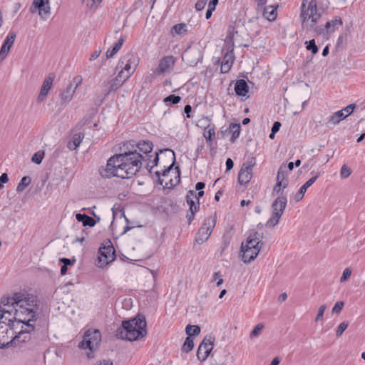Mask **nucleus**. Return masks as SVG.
Listing matches in <instances>:
<instances>
[{"mask_svg":"<svg viewBox=\"0 0 365 365\" xmlns=\"http://www.w3.org/2000/svg\"><path fill=\"white\" fill-rule=\"evenodd\" d=\"M123 146L127 150L108 160L106 168L100 171L102 177L130 178L140 170L144 157L134 148V144L127 143Z\"/></svg>","mask_w":365,"mask_h":365,"instance_id":"f257e3e1","label":"nucleus"},{"mask_svg":"<svg viewBox=\"0 0 365 365\" xmlns=\"http://www.w3.org/2000/svg\"><path fill=\"white\" fill-rule=\"evenodd\" d=\"M1 306L7 307L3 312L11 316L14 314V321L17 326L21 322H34L36 319L37 297L26 292H16L12 297H3Z\"/></svg>","mask_w":365,"mask_h":365,"instance_id":"f03ea898","label":"nucleus"},{"mask_svg":"<svg viewBox=\"0 0 365 365\" xmlns=\"http://www.w3.org/2000/svg\"><path fill=\"white\" fill-rule=\"evenodd\" d=\"M146 325L145 318L138 315L133 319L123 321L122 327L116 330L115 336L128 341L138 340L147 334Z\"/></svg>","mask_w":365,"mask_h":365,"instance_id":"7ed1b4c3","label":"nucleus"},{"mask_svg":"<svg viewBox=\"0 0 365 365\" xmlns=\"http://www.w3.org/2000/svg\"><path fill=\"white\" fill-rule=\"evenodd\" d=\"M300 19L304 27L307 30L314 31L316 24L322 17L321 13L318 11L317 2L316 0H303L301 6Z\"/></svg>","mask_w":365,"mask_h":365,"instance_id":"20e7f679","label":"nucleus"},{"mask_svg":"<svg viewBox=\"0 0 365 365\" xmlns=\"http://www.w3.org/2000/svg\"><path fill=\"white\" fill-rule=\"evenodd\" d=\"M287 202V197L284 195L279 196L275 199L272 205V215L266 223L267 227H273L279 223V220L286 208Z\"/></svg>","mask_w":365,"mask_h":365,"instance_id":"39448f33","label":"nucleus"},{"mask_svg":"<svg viewBox=\"0 0 365 365\" xmlns=\"http://www.w3.org/2000/svg\"><path fill=\"white\" fill-rule=\"evenodd\" d=\"M16 322L13 319H9V322L0 321V349L7 346L11 342L9 339H12L15 329H17Z\"/></svg>","mask_w":365,"mask_h":365,"instance_id":"423d86ee","label":"nucleus"},{"mask_svg":"<svg viewBox=\"0 0 365 365\" xmlns=\"http://www.w3.org/2000/svg\"><path fill=\"white\" fill-rule=\"evenodd\" d=\"M101 341V334L98 329H88L85 332L83 341L79 344L81 349H96Z\"/></svg>","mask_w":365,"mask_h":365,"instance_id":"0eeeda50","label":"nucleus"},{"mask_svg":"<svg viewBox=\"0 0 365 365\" xmlns=\"http://www.w3.org/2000/svg\"><path fill=\"white\" fill-rule=\"evenodd\" d=\"M139 63V58L133 53H127L119 60L116 69H124L126 71L134 73Z\"/></svg>","mask_w":365,"mask_h":365,"instance_id":"6e6552de","label":"nucleus"},{"mask_svg":"<svg viewBox=\"0 0 365 365\" xmlns=\"http://www.w3.org/2000/svg\"><path fill=\"white\" fill-rule=\"evenodd\" d=\"M82 81L81 76H76L73 78L66 88L60 93V98L62 103L68 104L71 101L76 89L81 85Z\"/></svg>","mask_w":365,"mask_h":365,"instance_id":"1a4fd4ad","label":"nucleus"},{"mask_svg":"<svg viewBox=\"0 0 365 365\" xmlns=\"http://www.w3.org/2000/svg\"><path fill=\"white\" fill-rule=\"evenodd\" d=\"M31 322H21V330L16 331L14 336H13L12 339L10 342L16 344V341L26 342L30 340L31 333L34 330V325L31 323Z\"/></svg>","mask_w":365,"mask_h":365,"instance_id":"9d476101","label":"nucleus"},{"mask_svg":"<svg viewBox=\"0 0 365 365\" xmlns=\"http://www.w3.org/2000/svg\"><path fill=\"white\" fill-rule=\"evenodd\" d=\"M256 164L255 158H251L244 163L238 174V182L241 185L248 184L252 178V168Z\"/></svg>","mask_w":365,"mask_h":365,"instance_id":"9b49d317","label":"nucleus"},{"mask_svg":"<svg viewBox=\"0 0 365 365\" xmlns=\"http://www.w3.org/2000/svg\"><path fill=\"white\" fill-rule=\"evenodd\" d=\"M215 218H208L205 220L204 225L199 229L195 237V241L197 244H202L208 240L212 233V228L215 225Z\"/></svg>","mask_w":365,"mask_h":365,"instance_id":"f8f14e48","label":"nucleus"},{"mask_svg":"<svg viewBox=\"0 0 365 365\" xmlns=\"http://www.w3.org/2000/svg\"><path fill=\"white\" fill-rule=\"evenodd\" d=\"M98 262L97 266L103 267L115 259V249L113 245L101 247L98 251Z\"/></svg>","mask_w":365,"mask_h":365,"instance_id":"ddd939ff","label":"nucleus"},{"mask_svg":"<svg viewBox=\"0 0 365 365\" xmlns=\"http://www.w3.org/2000/svg\"><path fill=\"white\" fill-rule=\"evenodd\" d=\"M342 25V20L339 16L334 17L330 21H327L325 25L314 27V33L319 36H327L333 33L339 26Z\"/></svg>","mask_w":365,"mask_h":365,"instance_id":"4468645a","label":"nucleus"},{"mask_svg":"<svg viewBox=\"0 0 365 365\" xmlns=\"http://www.w3.org/2000/svg\"><path fill=\"white\" fill-rule=\"evenodd\" d=\"M186 201L189 205V211L187 213V218L188 222L190 223L195 217V212L200 207L199 199H197L196 192L194 190H189L187 192Z\"/></svg>","mask_w":365,"mask_h":365,"instance_id":"2eb2a0df","label":"nucleus"},{"mask_svg":"<svg viewBox=\"0 0 365 365\" xmlns=\"http://www.w3.org/2000/svg\"><path fill=\"white\" fill-rule=\"evenodd\" d=\"M36 10L41 19H46L51 14V7L49 0H34L30 11L34 13Z\"/></svg>","mask_w":365,"mask_h":365,"instance_id":"dca6fc26","label":"nucleus"},{"mask_svg":"<svg viewBox=\"0 0 365 365\" xmlns=\"http://www.w3.org/2000/svg\"><path fill=\"white\" fill-rule=\"evenodd\" d=\"M215 338L212 336L205 337L200 344L197 356L200 361H205L214 347Z\"/></svg>","mask_w":365,"mask_h":365,"instance_id":"f3484780","label":"nucleus"},{"mask_svg":"<svg viewBox=\"0 0 365 365\" xmlns=\"http://www.w3.org/2000/svg\"><path fill=\"white\" fill-rule=\"evenodd\" d=\"M175 58L173 56H167L160 59L158 68L155 71L156 75L164 74L170 71L175 65Z\"/></svg>","mask_w":365,"mask_h":365,"instance_id":"a211bd4d","label":"nucleus"},{"mask_svg":"<svg viewBox=\"0 0 365 365\" xmlns=\"http://www.w3.org/2000/svg\"><path fill=\"white\" fill-rule=\"evenodd\" d=\"M16 34L14 31H9L0 50V62L3 61L7 56L11 46H13Z\"/></svg>","mask_w":365,"mask_h":365,"instance_id":"6ab92c4d","label":"nucleus"},{"mask_svg":"<svg viewBox=\"0 0 365 365\" xmlns=\"http://www.w3.org/2000/svg\"><path fill=\"white\" fill-rule=\"evenodd\" d=\"M54 78L55 76L53 73H51L44 79L38 96V101L39 102H42L46 98L49 91L52 88Z\"/></svg>","mask_w":365,"mask_h":365,"instance_id":"aec40b11","label":"nucleus"},{"mask_svg":"<svg viewBox=\"0 0 365 365\" xmlns=\"http://www.w3.org/2000/svg\"><path fill=\"white\" fill-rule=\"evenodd\" d=\"M261 239L262 236L257 232H254L249 235L245 242H242L241 246L253 250L254 248H259L260 250L262 245Z\"/></svg>","mask_w":365,"mask_h":365,"instance_id":"412c9836","label":"nucleus"},{"mask_svg":"<svg viewBox=\"0 0 365 365\" xmlns=\"http://www.w3.org/2000/svg\"><path fill=\"white\" fill-rule=\"evenodd\" d=\"M241 252L242 253L241 255L242 260L245 263H250L257 257L259 252V248H254L253 250L241 246Z\"/></svg>","mask_w":365,"mask_h":365,"instance_id":"4be33fe9","label":"nucleus"},{"mask_svg":"<svg viewBox=\"0 0 365 365\" xmlns=\"http://www.w3.org/2000/svg\"><path fill=\"white\" fill-rule=\"evenodd\" d=\"M235 60L233 50L228 51L223 56V60L221 64V72L227 73L230 70Z\"/></svg>","mask_w":365,"mask_h":365,"instance_id":"5701e85b","label":"nucleus"},{"mask_svg":"<svg viewBox=\"0 0 365 365\" xmlns=\"http://www.w3.org/2000/svg\"><path fill=\"white\" fill-rule=\"evenodd\" d=\"M319 176V173H317L314 176L309 179L300 188L299 192L295 195L294 200L296 202H299L304 197V195L307 191V190L312 185L314 182L317 180L318 177Z\"/></svg>","mask_w":365,"mask_h":365,"instance_id":"b1692460","label":"nucleus"},{"mask_svg":"<svg viewBox=\"0 0 365 365\" xmlns=\"http://www.w3.org/2000/svg\"><path fill=\"white\" fill-rule=\"evenodd\" d=\"M235 91L239 96H245L249 91V86L243 79L237 80L235 86Z\"/></svg>","mask_w":365,"mask_h":365,"instance_id":"393cba45","label":"nucleus"},{"mask_svg":"<svg viewBox=\"0 0 365 365\" xmlns=\"http://www.w3.org/2000/svg\"><path fill=\"white\" fill-rule=\"evenodd\" d=\"M262 12L263 16L269 21H274L276 19L277 13V7L274 6H267L262 7L259 9Z\"/></svg>","mask_w":365,"mask_h":365,"instance_id":"a878e982","label":"nucleus"},{"mask_svg":"<svg viewBox=\"0 0 365 365\" xmlns=\"http://www.w3.org/2000/svg\"><path fill=\"white\" fill-rule=\"evenodd\" d=\"M123 82L117 76H115L114 78L107 83L106 86H108V88L106 92V96L109 95L111 92L117 91L123 86Z\"/></svg>","mask_w":365,"mask_h":365,"instance_id":"bb28decb","label":"nucleus"},{"mask_svg":"<svg viewBox=\"0 0 365 365\" xmlns=\"http://www.w3.org/2000/svg\"><path fill=\"white\" fill-rule=\"evenodd\" d=\"M83 138L84 135L81 133L74 134L72 140L68 143V148L70 150H75L81 145Z\"/></svg>","mask_w":365,"mask_h":365,"instance_id":"cd10ccee","label":"nucleus"},{"mask_svg":"<svg viewBox=\"0 0 365 365\" xmlns=\"http://www.w3.org/2000/svg\"><path fill=\"white\" fill-rule=\"evenodd\" d=\"M153 143L148 140L145 141L142 140L140 141L138 144L135 145H134V148L135 149V147L139 150L140 152L147 155L150 153L153 150Z\"/></svg>","mask_w":365,"mask_h":365,"instance_id":"c85d7f7f","label":"nucleus"},{"mask_svg":"<svg viewBox=\"0 0 365 365\" xmlns=\"http://www.w3.org/2000/svg\"><path fill=\"white\" fill-rule=\"evenodd\" d=\"M76 218L78 222H81L84 227H93L96 225L95 220L85 214L78 213L76 215Z\"/></svg>","mask_w":365,"mask_h":365,"instance_id":"c756f323","label":"nucleus"},{"mask_svg":"<svg viewBox=\"0 0 365 365\" xmlns=\"http://www.w3.org/2000/svg\"><path fill=\"white\" fill-rule=\"evenodd\" d=\"M347 117V115H345L344 113V110H339L334 113L329 118L328 123L335 125L338 124L340 121L345 119Z\"/></svg>","mask_w":365,"mask_h":365,"instance_id":"7c9ffc66","label":"nucleus"},{"mask_svg":"<svg viewBox=\"0 0 365 365\" xmlns=\"http://www.w3.org/2000/svg\"><path fill=\"white\" fill-rule=\"evenodd\" d=\"M125 41V38L121 37L112 48H110L106 52L107 58H112L122 47Z\"/></svg>","mask_w":365,"mask_h":365,"instance_id":"2f4dec72","label":"nucleus"},{"mask_svg":"<svg viewBox=\"0 0 365 365\" xmlns=\"http://www.w3.org/2000/svg\"><path fill=\"white\" fill-rule=\"evenodd\" d=\"M215 135V128L212 125L207 129H203V136L205 138L207 143H212Z\"/></svg>","mask_w":365,"mask_h":365,"instance_id":"473e14b6","label":"nucleus"},{"mask_svg":"<svg viewBox=\"0 0 365 365\" xmlns=\"http://www.w3.org/2000/svg\"><path fill=\"white\" fill-rule=\"evenodd\" d=\"M212 119L207 116H203L200 119H199L197 122V126L202 129H207V128L212 125L211 124Z\"/></svg>","mask_w":365,"mask_h":365,"instance_id":"72a5a7b5","label":"nucleus"},{"mask_svg":"<svg viewBox=\"0 0 365 365\" xmlns=\"http://www.w3.org/2000/svg\"><path fill=\"white\" fill-rule=\"evenodd\" d=\"M237 31L235 29V26L232 24L229 26L228 34L226 38V41L228 43L234 46L233 39L235 34H237Z\"/></svg>","mask_w":365,"mask_h":365,"instance_id":"f704fd0d","label":"nucleus"},{"mask_svg":"<svg viewBox=\"0 0 365 365\" xmlns=\"http://www.w3.org/2000/svg\"><path fill=\"white\" fill-rule=\"evenodd\" d=\"M31 179L29 176H24L21 178L16 187L17 192H22L31 183Z\"/></svg>","mask_w":365,"mask_h":365,"instance_id":"c9c22d12","label":"nucleus"},{"mask_svg":"<svg viewBox=\"0 0 365 365\" xmlns=\"http://www.w3.org/2000/svg\"><path fill=\"white\" fill-rule=\"evenodd\" d=\"M186 334L188 336H195L200 334V328L197 325H187L185 329Z\"/></svg>","mask_w":365,"mask_h":365,"instance_id":"e433bc0d","label":"nucleus"},{"mask_svg":"<svg viewBox=\"0 0 365 365\" xmlns=\"http://www.w3.org/2000/svg\"><path fill=\"white\" fill-rule=\"evenodd\" d=\"M193 346H194V343H193L192 339L190 336H187L185 339V341L182 346V351L187 353L192 349Z\"/></svg>","mask_w":365,"mask_h":365,"instance_id":"4c0bfd02","label":"nucleus"},{"mask_svg":"<svg viewBox=\"0 0 365 365\" xmlns=\"http://www.w3.org/2000/svg\"><path fill=\"white\" fill-rule=\"evenodd\" d=\"M132 74L133 73L126 71L124 69H120V71L116 76L120 78L124 83L131 76Z\"/></svg>","mask_w":365,"mask_h":365,"instance_id":"58836bf2","label":"nucleus"},{"mask_svg":"<svg viewBox=\"0 0 365 365\" xmlns=\"http://www.w3.org/2000/svg\"><path fill=\"white\" fill-rule=\"evenodd\" d=\"M44 156V151L43 150H39L34 153L31 158L32 162L40 164L42 162V160Z\"/></svg>","mask_w":365,"mask_h":365,"instance_id":"ea45409f","label":"nucleus"},{"mask_svg":"<svg viewBox=\"0 0 365 365\" xmlns=\"http://www.w3.org/2000/svg\"><path fill=\"white\" fill-rule=\"evenodd\" d=\"M285 170H286V166L284 165H282L279 167V170L277 172V180L283 181V180H288L286 178Z\"/></svg>","mask_w":365,"mask_h":365,"instance_id":"a19ab883","label":"nucleus"},{"mask_svg":"<svg viewBox=\"0 0 365 365\" xmlns=\"http://www.w3.org/2000/svg\"><path fill=\"white\" fill-rule=\"evenodd\" d=\"M181 100V98L178 96L170 95L164 99V102L168 105L169 103L173 104L178 103Z\"/></svg>","mask_w":365,"mask_h":365,"instance_id":"79ce46f5","label":"nucleus"},{"mask_svg":"<svg viewBox=\"0 0 365 365\" xmlns=\"http://www.w3.org/2000/svg\"><path fill=\"white\" fill-rule=\"evenodd\" d=\"M263 328L264 325L262 324H258L256 325L253 330L250 332V337L251 339L257 337L260 334Z\"/></svg>","mask_w":365,"mask_h":365,"instance_id":"37998d69","label":"nucleus"},{"mask_svg":"<svg viewBox=\"0 0 365 365\" xmlns=\"http://www.w3.org/2000/svg\"><path fill=\"white\" fill-rule=\"evenodd\" d=\"M349 323L347 322H341L337 327V329L336 331V336L337 337H339L342 335L343 332L346 330V329L348 327Z\"/></svg>","mask_w":365,"mask_h":365,"instance_id":"c03bdc74","label":"nucleus"},{"mask_svg":"<svg viewBox=\"0 0 365 365\" xmlns=\"http://www.w3.org/2000/svg\"><path fill=\"white\" fill-rule=\"evenodd\" d=\"M307 49L312 51L313 54H316L318 52V47L315 43L314 39L310 40L309 42H306Z\"/></svg>","mask_w":365,"mask_h":365,"instance_id":"a18cd8bd","label":"nucleus"},{"mask_svg":"<svg viewBox=\"0 0 365 365\" xmlns=\"http://www.w3.org/2000/svg\"><path fill=\"white\" fill-rule=\"evenodd\" d=\"M173 31L177 34H181L186 31V25L185 24H178L173 27Z\"/></svg>","mask_w":365,"mask_h":365,"instance_id":"49530a36","label":"nucleus"},{"mask_svg":"<svg viewBox=\"0 0 365 365\" xmlns=\"http://www.w3.org/2000/svg\"><path fill=\"white\" fill-rule=\"evenodd\" d=\"M4 308H8L7 307L1 306V303L0 302V321H5L6 322H9V319H14V318H9L6 316V314H9L6 312H3L4 310Z\"/></svg>","mask_w":365,"mask_h":365,"instance_id":"de8ad7c7","label":"nucleus"},{"mask_svg":"<svg viewBox=\"0 0 365 365\" xmlns=\"http://www.w3.org/2000/svg\"><path fill=\"white\" fill-rule=\"evenodd\" d=\"M351 274V269L349 267L346 268L342 273V276L340 278L341 283L347 281Z\"/></svg>","mask_w":365,"mask_h":365,"instance_id":"09e8293b","label":"nucleus"},{"mask_svg":"<svg viewBox=\"0 0 365 365\" xmlns=\"http://www.w3.org/2000/svg\"><path fill=\"white\" fill-rule=\"evenodd\" d=\"M351 173V170L346 165H344L340 171V175L342 178H347Z\"/></svg>","mask_w":365,"mask_h":365,"instance_id":"8fccbe9b","label":"nucleus"},{"mask_svg":"<svg viewBox=\"0 0 365 365\" xmlns=\"http://www.w3.org/2000/svg\"><path fill=\"white\" fill-rule=\"evenodd\" d=\"M212 280H217L216 286L218 287L223 284V279L222 278L221 274L220 272H215L212 276Z\"/></svg>","mask_w":365,"mask_h":365,"instance_id":"3c124183","label":"nucleus"},{"mask_svg":"<svg viewBox=\"0 0 365 365\" xmlns=\"http://www.w3.org/2000/svg\"><path fill=\"white\" fill-rule=\"evenodd\" d=\"M326 308H327V307H326L325 304H322V305H321L319 307V310H318V313H317L316 319H315L316 322L322 320L323 315H324V311H325Z\"/></svg>","mask_w":365,"mask_h":365,"instance_id":"603ef678","label":"nucleus"},{"mask_svg":"<svg viewBox=\"0 0 365 365\" xmlns=\"http://www.w3.org/2000/svg\"><path fill=\"white\" fill-rule=\"evenodd\" d=\"M344 305V303L343 302H337L332 309V312L333 313H339L341 311V309H343Z\"/></svg>","mask_w":365,"mask_h":365,"instance_id":"864d4df0","label":"nucleus"},{"mask_svg":"<svg viewBox=\"0 0 365 365\" xmlns=\"http://www.w3.org/2000/svg\"><path fill=\"white\" fill-rule=\"evenodd\" d=\"M207 0H198L195 4V9L197 11L202 10L206 6Z\"/></svg>","mask_w":365,"mask_h":365,"instance_id":"5fc2aeb1","label":"nucleus"},{"mask_svg":"<svg viewBox=\"0 0 365 365\" xmlns=\"http://www.w3.org/2000/svg\"><path fill=\"white\" fill-rule=\"evenodd\" d=\"M356 108V104L354 103H352V104H350L349 106H347L345 108H344V113L346 112V113H345V115H347V116H349V115H351L354 108Z\"/></svg>","mask_w":365,"mask_h":365,"instance_id":"6e6d98bb","label":"nucleus"},{"mask_svg":"<svg viewBox=\"0 0 365 365\" xmlns=\"http://www.w3.org/2000/svg\"><path fill=\"white\" fill-rule=\"evenodd\" d=\"M233 128H237V130L234 131L233 132V134H232V136L231 138V140H234L236 138H237L240 135V125H235V124H233L232 125Z\"/></svg>","mask_w":365,"mask_h":365,"instance_id":"4d7b16f0","label":"nucleus"},{"mask_svg":"<svg viewBox=\"0 0 365 365\" xmlns=\"http://www.w3.org/2000/svg\"><path fill=\"white\" fill-rule=\"evenodd\" d=\"M281 125H282L279 122H278V121L274 122L272 127V132L277 133L279 130Z\"/></svg>","mask_w":365,"mask_h":365,"instance_id":"13d9d810","label":"nucleus"},{"mask_svg":"<svg viewBox=\"0 0 365 365\" xmlns=\"http://www.w3.org/2000/svg\"><path fill=\"white\" fill-rule=\"evenodd\" d=\"M234 166V163L231 158H227L226 160V170H230Z\"/></svg>","mask_w":365,"mask_h":365,"instance_id":"bf43d9fd","label":"nucleus"},{"mask_svg":"<svg viewBox=\"0 0 365 365\" xmlns=\"http://www.w3.org/2000/svg\"><path fill=\"white\" fill-rule=\"evenodd\" d=\"M184 111H185V114H186V117H187V118H191L190 113H191V111H192V107H191V106H190V105H186V106H185Z\"/></svg>","mask_w":365,"mask_h":365,"instance_id":"052dcab7","label":"nucleus"},{"mask_svg":"<svg viewBox=\"0 0 365 365\" xmlns=\"http://www.w3.org/2000/svg\"><path fill=\"white\" fill-rule=\"evenodd\" d=\"M101 1L102 0H92V4L90 6V9L93 10L96 9Z\"/></svg>","mask_w":365,"mask_h":365,"instance_id":"680f3d73","label":"nucleus"},{"mask_svg":"<svg viewBox=\"0 0 365 365\" xmlns=\"http://www.w3.org/2000/svg\"><path fill=\"white\" fill-rule=\"evenodd\" d=\"M257 3V9L258 11H259V9H262L264 5L266 4L267 0H255Z\"/></svg>","mask_w":365,"mask_h":365,"instance_id":"e2e57ef3","label":"nucleus"},{"mask_svg":"<svg viewBox=\"0 0 365 365\" xmlns=\"http://www.w3.org/2000/svg\"><path fill=\"white\" fill-rule=\"evenodd\" d=\"M9 181V177H8V175L6 173H3L1 176H0V182L1 183H6Z\"/></svg>","mask_w":365,"mask_h":365,"instance_id":"0e129e2a","label":"nucleus"},{"mask_svg":"<svg viewBox=\"0 0 365 365\" xmlns=\"http://www.w3.org/2000/svg\"><path fill=\"white\" fill-rule=\"evenodd\" d=\"M277 182L279 186H280L282 187V189L286 188L288 185V180H285L283 181L277 180Z\"/></svg>","mask_w":365,"mask_h":365,"instance_id":"69168bd1","label":"nucleus"},{"mask_svg":"<svg viewBox=\"0 0 365 365\" xmlns=\"http://www.w3.org/2000/svg\"><path fill=\"white\" fill-rule=\"evenodd\" d=\"M101 53V51H95L90 57V61H93L96 59Z\"/></svg>","mask_w":365,"mask_h":365,"instance_id":"338daca9","label":"nucleus"},{"mask_svg":"<svg viewBox=\"0 0 365 365\" xmlns=\"http://www.w3.org/2000/svg\"><path fill=\"white\" fill-rule=\"evenodd\" d=\"M96 365H113V362L110 360H103L99 361Z\"/></svg>","mask_w":365,"mask_h":365,"instance_id":"774afa93","label":"nucleus"}]
</instances>
